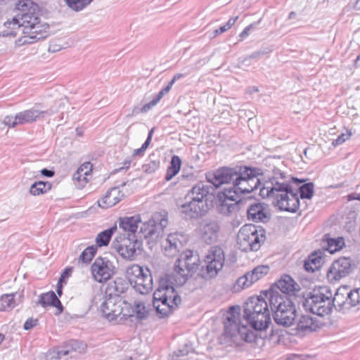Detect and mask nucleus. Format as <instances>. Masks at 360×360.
Listing matches in <instances>:
<instances>
[{
    "instance_id": "20e7f679",
    "label": "nucleus",
    "mask_w": 360,
    "mask_h": 360,
    "mask_svg": "<svg viewBox=\"0 0 360 360\" xmlns=\"http://www.w3.org/2000/svg\"><path fill=\"white\" fill-rule=\"evenodd\" d=\"M214 188L203 181L192 186L184 197L185 202L180 206L181 212L189 219H198L208 211L207 202Z\"/></svg>"
},
{
    "instance_id": "423d86ee",
    "label": "nucleus",
    "mask_w": 360,
    "mask_h": 360,
    "mask_svg": "<svg viewBox=\"0 0 360 360\" xmlns=\"http://www.w3.org/2000/svg\"><path fill=\"white\" fill-rule=\"evenodd\" d=\"M4 25L8 30L1 32L3 37H15L20 30L23 34H27L24 37V43H33L44 39L49 35V26L46 23H41L39 16L32 18L25 15L21 24L5 22Z\"/></svg>"
},
{
    "instance_id": "37998d69",
    "label": "nucleus",
    "mask_w": 360,
    "mask_h": 360,
    "mask_svg": "<svg viewBox=\"0 0 360 360\" xmlns=\"http://www.w3.org/2000/svg\"><path fill=\"white\" fill-rule=\"evenodd\" d=\"M194 350L191 347V345L188 344H186L182 349H179L177 351L174 352V356L176 357V359L174 360H191L188 358H184L186 356L188 355L190 353H193Z\"/></svg>"
},
{
    "instance_id": "bb28decb",
    "label": "nucleus",
    "mask_w": 360,
    "mask_h": 360,
    "mask_svg": "<svg viewBox=\"0 0 360 360\" xmlns=\"http://www.w3.org/2000/svg\"><path fill=\"white\" fill-rule=\"evenodd\" d=\"M22 297L20 292L2 295L0 297V311H9L22 302Z\"/></svg>"
},
{
    "instance_id": "6e6552de",
    "label": "nucleus",
    "mask_w": 360,
    "mask_h": 360,
    "mask_svg": "<svg viewBox=\"0 0 360 360\" xmlns=\"http://www.w3.org/2000/svg\"><path fill=\"white\" fill-rule=\"evenodd\" d=\"M168 276L159 281V288L153 293V307L159 315H167V312H163L166 308L173 309L181 302V297L174 287V285H178L174 281H168Z\"/></svg>"
},
{
    "instance_id": "dca6fc26",
    "label": "nucleus",
    "mask_w": 360,
    "mask_h": 360,
    "mask_svg": "<svg viewBox=\"0 0 360 360\" xmlns=\"http://www.w3.org/2000/svg\"><path fill=\"white\" fill-rule=\"evenodd\" d=\"M352 271V260L349 257H340L335 260L327 271V278L330 283H336L349 276Z\"/></svg>"
},
{
    "instance_id": "774afa93",
    "label": "nucleus",
    "mask_w": 360,
    "mask_h": 360,
    "mask_svg": "<svg viewBox=\"0 0 360 360\" xmlns=\"http://www.w3.org/2000/svg\"><path fill=\"white\" fill-rule=\"evenodd\" d=\"M348 198H349V200H360V193H351L348 195Z\"/></svg>"
},
{
    "instance_id": "680f3d73",
    "label": "nucleus",
    "mask_w": 360,
    "mask_h": 360,
    "mask_svg": "<svg viewBox=\"0 0 360 360\" xmlns=\"http://www.w3.org/2000/svg\"><path fill=\"white\" fill-rule=\"evenodd\" d=\"M179 170L168 167L167 169L165 179L167 181H170L174 176H176L179 173Z\"/></svg>"
},
{
    "instance_id": "9d476101",
    "label": "nucleus",
    "mask_w": 360,
    "mask_h": 360,
    "mask_svg": "<svg viewBox=\"0 0 360 360\" xmlns=\"http://www.w3.org/2000/svg\"><path fill=\"white\" fill-rule=\"evenodd\" d=\"M87 345L77 340H70L48 351L46 360H69L86 353Z\"/></svg>"
},
{
    "instance_id": "09e8293b",
    "label": "nucleus",
    "mask_w": 360,
    "mask_h": 360,
    "mask_svg": "<svg viewBox=\"0 0 360 360\" xmlns=\"http://www.w3.org/2000/svg\"><path fill=\"white\" fill-rule=\"evenodd\" d=\"M240 307L239 305L230 306L228 309H221L220 315H240Z\"/></svg>"
},
{
    "instance_id": "9b49d317",
    "label": "nucleus",
    "mask_w": 360,
    "mask_h": 360,
    "mask_svg": "<svg viewBox=\"0 0 360 360\" xmlns=\"http://www.w3.org/2000/svg\"><path fill=\"white\" fill-rule=\"evenodd\" d=\"M127 275L131 285L141 294H147L153 290V278L148 268L134 264L128 269Z\"/></svg>"
},
{
    "instance_id": "ddd939ff",
    "label": "nucleus",
    "mask_w": 360,
    "mask_h": 360,
    "mask_svg": "<svg viewBox=\"0 0 360 360\" xmlns=\"http://www.w3.org/2000/svg\"><path fill=\"white\" fill-rule=\"evenodd\" d=\"M205 272L203 277L206 279L216 277L222 269L225 255L224 250L219 246L211 247L205 257Z\"/></svg>"
},
{
    "instance_id": "f704fd0d",
    "label": "nucleus",
    "mask_w": 360,
    "mask_h": 360,
    "mask_svg": "<svg viewBox=\"0 0 360 360\" xmlns=\"http://www.w3.org/2000/svg\"><path fill=\"white\" fill-rule=\"evenodd\" d=\"M92 170V165L89 162L82 164L73 174V179L77 181H87V176Z\"/></svg>"
},
{
    "instance_id": "de8ad7c7",
    "label": "nucleus",
    "mask_w": 360,
    "mask_h": 360,
    "mask_svg": "<svg viewBox=\"0 0 360 360\" xmlns=\"http://www.w3.org/2000/svg\"><path fill=\"white\" fill-rule=\"evenodd\" d=\"M271 52V49L269 48H266L263 50H259L257 51H255L248 56L247 58H244L241 62V65H244L246 64V62H248L251 58H259L262 57V56H264L269 53Z\"/></svg>"
},
{
    "instance_id": "4d7b16f0",
    "label": "nucleus",
    "mask_w": 360,
    "mask_h": 360,
    "mask_svg": "<svg viewBox=\"0 0 360 360\" xmlns=\"http://www.w3.org/2000/svg\"><path fill=\"white\" fill-rule=\"evenodd\" d=\"M171 89L172 86L168 84L165 88L160 91L156 97L154 98L156 102L158 103L165 95L169 93Z\"/></svg>"
},
{
    "instance_id": "c756f323",
    "label": "nucleus",
    "mask_w": 360,
    "mask_h": 360,
    "mask_svg": "<svg viewBox=\"0 0 360 360\" xmlns=\"http://www.w3.org/2000/svg\"><path fill=\"white\" fill-rule=\"evenodd\" d=\"M148 316H102L108 323L111 325L124 324L132 326L138 322L146 319Z\"/></svg>"
},
{
    "instance_id": "4c0bfd02",
    "label": "nucleus",
    "mask_w": 360,
    "mask_h": 360,
    "mask_svg": "<svg viewBox=\"0 0 360 360\" xmlns=\"http://www.w3.org/2000/svg\"><path fill=\"white\" fill-rule=\"evenodd\" d=\"M160 160L154 154L149 156L147 162L143 165L142 169L146 174H153L160 167Z\"/></svg>"
},
{
    "instance_id": "39448f33",
    "label": "nucleus",
    "mask_w": 360,
    "mask_h": 360,
    "mask_svg": "<svg viewBox=\"0 0 360 360\" xmlns=\"http://www.w3.org/2000/svg\"><path fill=\"white\" fill-rule=\"evenodd\" d=\"M340 292L337 291L334 297L328 286H319L311 292L304 300L302 307L306 311L314 315H328L333 307L341 306Z\"/></svg>"
},
{
    "instance_id": "79ce46f5",
    "label": "nucleus",
    "mask_w": 360,
    "mask_h": 360,
    "mask_svg": "<svg viewBox=\"0 0 360 360\" xmlns=\"http://www.w3.org/2000/svg\"><path fill=\"white\" fill-rule=\"evenodd\" d=\"M328 243V250L333 253L340 250L344 245V239L343 238H328L327 239Z\"/></svg>"
},
{
    "instance_id": "ea45409f",
    "label": "nucleus",
    "mask_w": 360,
    "mask_h": 360,
    "mask_svg": "<svg viewBox=\"0 0 360 360\" xmlns=\"http://www.w3.org/2000/svg\"><path fill=\"white\" fill-rule=\"evenodd\" d=\"M67 6L75 11H80L89 5L93 0H65Z\"/></svg>"
},
{
    "instance_id": "69168bd1",
    "label": "nucleus",
    "mask_w": 360,
    "mask_h": 360,
    "mask_svg": "<svg viewBox=\"0 0 360 360\" xmlns=\"http://www.w3.org/2000/svg\"><path fill=\"white\" fill-rule=\"evenodd\" d=\"M184 76H185V75H184V74L177 73L174 76L172 79L168 84H169V86H171L172 87L173 84L175 83L176 81L180 79L181 78H182Z\"/></svg>"
},
{
    "instance_id": "aec40b11",
    "label": "nucleus",
    "mask_w": 360,
    "mask_h": 360,
    "mask_svg": "<svg viewBox=\"0 0 360 360\" xmlns=\"http://www.w3.org/2000/svg\"><path fill=\"white\" fill-rule=\"evenodd\" d=\"M269 267L266 265H259L252 271L247 272L244 276L238 278L235 289H240L250 287L254 283L268 274Z\"/></svg>"
},
{
    "instance_id": "f03ea898",
    "label": "nucleus",
    "mask_w": 360,
    "mask_h": 360,
    "mask_svg": "<svg viewBox=\"0 0 360 360\" xmlns=\"http://www.w3.org/2000/svg\"><path fill=\"white\" fill-rule=\"evenodd\" d=\"M273 176L260 188L259 195L272 200V203L279 210L295 213L300 207V198L294 191L291 183L297 185L303 180L288 175L278 167L273 169Z\"/></svg>"
},
{
    "instance_id": "4be33fe9",
    "label": "nucleus",
    "mask_w": 360,
    "mask_h": 360,
    "mask_svg": "<svg viewBox=\"0 0 360 360\" xmlns=\"http://www.w3.org/2000/svg\"><path fill=\"white\" fill-rule=\"evenodd\" d=\"M247 216L249 220L254 222L266 223L271 218V214L268 205L264 203L257 202L248 206Z\"/></svg>"
},
{
    "instance_id": "f8f14e48",
    "label": "nucleus",
    "mask_w": 360,
    "mask_h": 360,
    "mask_svg": "<svg viewBox=\"0 0 360 360\" xmlns=\"http://www.w3.org/2000/svg\"><path fill=\"white\" fill-rule=\"evenodd\" d=\"M265 297L269 302L270 311L277 313L290 314L296 315V307L294 302L286 295H282L278 292H274V289H269L264 292Z\"/></svg>"
},
{
    "instance_id": "6ab92c4d",
    "label": "nucleus",
    "mask_w": 360,
    "mask_h": 360,
    "mask_svg": "<svg viewBox=\"0 0 360 360\" xmlns=\"http://www.w3.org/2000/svg\"><path fill=\"white\" fill-rule=\"evenodd\" d=\"M221 230L220 222L216 219H206L200 226L201 240L207 244L217 242Z\"/></svg>"
},
{
    "instance_id": "58836bf2",
    "label": "nucleus",
    "mask_w": 360,
    "mask_h": 360,
    "mask_svg": "<svg viewBox=\"0 0 360 360\" xmlns=\"http://www.w3.org/2000/svg\"><path fill=\"white\" fill-rule=\"evenodd\" d=\"M97 252L96 245H91L87 247L80 255L78 262H82L85 264L89 263Z\"/></svg>"
},
{
    "instance_id": "6e6d98bb",
    "label": "nucleus",
    "mask_w": 360,
    "mask_h": 360,
    "mask_svg": "<svg viewBox=\"0 0 360 360\" xmlns=\"http://www.w3.org/2000/svg\"><path fill=\"white\" fill-rule=\"evenodd\" d=\"M72 271V269L71 267L65 269L58 280L59 283H66V278L70 276Z\"/></svg>"
},
{
    "instance_id": "3c124183",
    "label": "nucleus",
    "mask_w": 360,
    "mask_h": 360,
    "mask_svg": "<svg viewBox=\"0 0 360 360\" xmlns=\"http://www.w3.org/2000/svg\"><path fill=\"white\" fill-rule=\"evenodd\" d=\"M157 220L159 221V222L157 223V221H155V227L158 231V234L159 235V236H160L163 233L164 229L167 225V219L165 218H161L160 219H158Z\"/></svg>"
},
{
    "instance_id": "a19ab883",
    "label": "nucleus",
    "mask_w": 360,
    "mask_h": 360,
    "mask_svg": "<svg viewBox=\"0 0 360 360\" xmlns=\"http://www.w3.org/2000/svg\"><path fill=\"white\" fill-rule=\"evenodd\" d=\"M314 184L312 182L302 184L299 188L302 199H311L314 195Z\"/></svg>"
},
{
    "instance_id": "5fc2aeb1",
    "label": "nucleus",
    "mask_w": 360,
    "mask_h": 360,
    "mask_svg": "<svg viewBox=\"0 0 360 360\" xmlns=\"http://www.w3.org/2000/svg\"><path fill=\"white\" fill-rule=\"evenodd\" d=\"M39 321L37 319H33L32 317L29 318L24 323L23 328L25 330H28L38 325Z\"/></svg>"
},
{
    "instance_id": "cd10ccee",
    "label": "nucleus",
    "mask_w": 360,
    "mask_h": 360,
    "mask_svg": "<svg viewBox=\"0 0 360 360\" xmlns=\"http://www.w3.org/2000/svg\"><path fill=\"white\" fill-rule=\"evenodd\" d=\"M124 198V194L118 188L114 187L108 191L104 197L98 201V206L108 208L118 203Z\"/></svg>"
},
{
    "instance_id": "5701e85b",
    "label": "nucleus",
    "mask_w": 360,
    "mask_h": 360,
    "mask_svg": "<svg viewBox=\"0 0 360 360\" xmlns=\"http://www.w3.org/2000/svg\"><path fill=\"white\" fill-rule=\"evenodd\" d=\"M16 8L19 11V13L10 22L21 24L25 15L32 18L38 17V5L31 0L19 1L16 4Z\"/></svg>"
},
{
    "instance_id": "473e14b6",
    "label": "nucleus",
    "mask_w": 360,
    "mask_h": 360,
    "mask_svg": "<svg viewBox=\"0 0 360 360\" xmlns=\"http://www.w3.org/2000/svg\"><path fill=\"white\" fill-rule=\"evenodd\" d=\"M127 290V283L121 278H118L116 280L110 282L107 288V290L109 292L110 295H114L115 296L120 295L125 292Z\"/></svg>"
},
{
    "instance_id": "393cba45",
    "label": "nucleus",
    "mask_w": 360,
    "mask_h": 360,
    "mask_svg": "<svg viewBox=\"0 0 360 360\" xmlns=\"http://www.w3.org/2000/svg\"><path fill=\"white\" fill-rule=\"evenodd\" d=\"M165 256L172 257L175 256L182 248V243L177 233H170L162 243Z\"/></svg>"
},
{
    "instance_id": "412c9836",
    "label": "nucleus",
    "mask_w": 360,
    "mask_h": 360,
    "mask_svg": "<svg viewBox=\"0 0 360 360\" xmlns=\"http://www.w3.org/2000/svg\"><path fill=\"white\" fill-rule=\"evenodd\" d=\"M266 300L261 297H250L244 304L243 315H270Z\"/></svg>"
},
{
    "instance_id": "e433bc0d",
    "label": "nucleus",
    "mask_w": 360,
    "mask_h": 360,
    "mask_svg": "<svg viewBox=\"0 0 360 360\" xmlns=\"http://www.w3.org/2000/svg\"><path fill=\"white\" fill-rule=\"evenodd\" d=\"M51 188V184L49 181H39L34 183L30 188V193L33 195L44 194Z\"/></svg>"
},
{
    "instance_id": "2f4dec72",
    "label": "nucleus",
    "mask_w": 360,
    "mask_h": 360,
    "mask_svg": "<svg viewBox=\"0 0 360 360\" xmlns=\"http://www.w3.org/2000/svg\"><path fill=\"white\" fill-rule=\"evenodd\" d=\"M140 233L145 238H151L152 240H155L160 237L155 227V219H152L143 223L140 228Z\"/></svg>"
},
{
    "instance_id": "4468645a",
    "label": "nucleus",
    "mask_w": 360,
    "mask_h": 360,
    "mask_svg": "<svg viewBox=\"0 0 360 360\" xmlns=\"http://www.w3.org/2000/svg\"><path fill=\"white\" fill-rule=\"evenodd\" d=\"M57 112V110H53L52 108L47 110H39L33 108L30 110H27L20 112L15 115V116L7 115L4 117V124L8 127H15L17 125H23L29 122L36 121V120L41 115L44 114L52 115Z\"/></svg>"
},
{
    "instance_id": "b1692460",
    "label": "nucleus",
    "mask_w": 360,
    "mask_h": 360,
    "mask_svg": "<svg viewBox=\"0 0 360 360\" xmlns=\"http://www.w3.org/2000/svg\"><path fill=\"white\" fill-rule=\"evenodd\" d=\"M269 289H274V292H281L285 295H294L296 291L300 290V286L289 275H283Z\"/></svg>"
},
{
    "instance_id": "8fccbe9b",
    "label": "nucleus",
    "mask_w": 360,
    "mask_h": 360,
    "mask_svg": "<svg viewBox=\"0 0 360 360\" xmlns=\"http://www.w3.org/2000/svg\"><path fill=\"white\" fill-rule=\"evenodd\" d=\"M351 135H352V132L350 131L347 130L345 134V133L341 134L340 135H339L338 136V138L336 139L333 140L332 142V145L333 146H337L342 144L346 140L349 139V138L351 136Z\"/></svg>"
},
{
    "instance_id": "2eb2a0df",
    "label": "nucleus",
    "mask_w": 360,
    "mask_h": 360,
    "mask_svg": "<svg viewBox=\"0 0 360 360\" xmlns=\"http://www.w3.org/2000/svg\"><path fill=\"white\" fill-rule=\"evenodd\" d=\"M114 245L122 257L132 260L136 251L141 249L142 243L137 238L136 234L131 235V237H125L124 234L123 238L122 236L115 238Z\"/></svg>"
},
{
    "instance_id": "a878e982",
    "label": "nucleus",
    "mask_w": 360,
    "mask_h": 360,
    "mask_svg": "<svg viewBox=\"0 0 360 360\" xmlns=\"http://www.w3.org/2000/svg\"><path fill=\"white\" fill-rule=\"evenodd\" d=\"M119 227L124 231L127 232V237L135 234L139 226L141 224V216L137 214L132 217H120L118 219Z\"/></svg>"
},
{
    "instance_id": "c9c22d12",
    "label": "nucleus",
    "mask_w": 360,
    "mask_h": 360,
    "mask_svg": "<svg viewBox=\"0 0 360 360\" xmlns=\"http://www.w3.org/2000/svg\"><path fill=\"white\" fill-rule=\"evenodd\" d=\"M322 258L316 253L311 254L307 260L304 262V268L308 272H314L321 267Z\"/></svg>"
},
{
    "instance_id": "49530a36",
    "label": "nucleus",
    "mask_w": 360,
    "mask_h": 360,
    "mask_svg": "<svg viewBox=\"0 0 360 360\" xmlns=\"http://www.w3.org/2000/svg\"><path fill=\"white\" fill-rule=\"evenodd\" d=\"M133 312L135 315H148L145 304L141 301H135L132 306Z\"/></svg>"
},
{
    "instance_id": "338daca9",
    "label": "nucleus",
    "mask_w": 360,
    "mask_h": 360,
    "mask_svg": "<svg viewBox=\"0 0 360 360\" xmlns=\"http://www.w3.org/2000/svg\"><path fill=\"white\" fill-rule=\"evenodd\" d=\"M238 18V16L231 18L228 20V22L225 24L226 28H228L229 30L235 24V22H236Z\"/></svg>"
},
{
    "instance_id": "7ed1b4c3",
    "label": "nucleus",
    "mask_w": 360,
    "mask_h": 360,
    "mask_svg": "<svg viewBox=\"0 0 360 360\" xmlns=\"http://www.w3.org/2000/svg\"><path fill=\"white\" fill-rule=\"evenodd\" d=\"M226 316L224 321V333L219 338L220 344L239 346L242 342H255L257 332L266 330L271 322V316Z\"/></svg>"
},
{
    "instance_id": "0eeeda50",
    "label": "nucleus",
    "mask_w": 360,
    "mask_h": 360,
    "mask_svg": "<svg viewBox=\"0 0 360 360\" xmlns=\"http://www.w3.org/2000/svg\"><path fill=\"white\" fill-rule=\"evenodd\" d=\"M200 266V258L193 251H184L176 260L173 271L167 276L168 281H174L177 285H183L189 277L196 272Z\"/></svg>"
},
{
    "instance_id": "864d4df0",
    "label": "nucleus",
    "mask_w": 360,
    "mask_h": 360,
    "mask_svg": "<svg viewBox=\"0 0 360 360\" xmlns=\"http://www.w3.org/2000/svg\"><path fill=\"white\" fill-rule=\"evenodd\" d=\"M311 359L310 355L290 354L285 356V360H308Z\"/></svg>"
},
{
    "instance_id": "72a5a7b5",
    "label": "nucleus",
    "mask_w": 360,
    "mask_h": 360,
    "mask_svg": "<svg viewBox=\"0 0 360 360\" xmlns=\"http://www.w3.org/2000/svg\"><path fill=\"white\" fill-rule=\"evenodd\" d=\"M117 224H115L110 228L99 233L96 238V245L99 247L107 246L110 243L112 236L117 231Z\"/></svg>"
},
{
    "instance_id": "603ef678",
    "label": "nucleus",
    "mask_w": 360,
    "mask_h": 360,
    "mask_svg": "<svg viewBox=\"0 0 360 360\" xmlns=\"http://www.w3.org/2000/svg\"><path fill=\"white\" fill-rule=\"evenodd\" d=\"M181 166V158L177 155H173L172 157L170 165L168 167H170L172 169H175L176 170H180Z\"/></svg>"
},
{
    "instance_id": "f3484780",
    "label": "nucleus",
    "mask_w": 360,
    "mask_h": 360,
    "mask_svg": "<svg viewBox=\"0 0 360 360\" xmlns=\"http://www.w3.org/2000/svg\"><path fill=\"white\" fill-rule=\"evenodd\" d=\"M91 269L94 277L100 283L108 280L115 272L113 262L107 257H97Z\"/></svg>"
},
{
    "instance_id": "a211bd4d",
    "label": "nucleus",
    "mask_w": 360,
    "mask_h": 360,
    "mask_svg": "<svg viewBox=\"0 0 360 360\" xmlns=\"http://www.w3.org/2000/svg\"><path fill=\"white\" fill-rule=\"evenodd\" d=\"M330 324L329 316H300L295 328L307 333L316 331Z\"/></svg>"
},
{
    "instance_id": "1a4fd4ad",
    "label": "nucleus",
    "mask_w": 360,
    "mask_h": 360,
    "mask_svg": "<svg viewBox=\"0 0 360 360\" xmlns=\"http://www.w3.org/2000/svg\"><path fill=\"white\" fill-rule=\"evenodd\" d=\"M264 230L252 224L243 226L237 236L239 249L243 252L257 251L264 240Z\"/></svg>"
},
{
    "instance_id": "bf43d9fd",
    "label": "nucleus",
    "mask_w": 360,
    "mask_h": 360,
    "mask_svg": "<svg viewBox=\"0 0 360 360\" xmlns=\"http://www.w3.org/2000/svg\"><path fill=\"white\" fill-rule=\"evenodd\" d=\"M63 48V45L57 44L55 40L51 41L50 42L49 46V51L52 53H56L57 51H60Z\"/></svg>"
},
{
    "instance_id": "052dcab7",
    "label": "nucleus",
    "mask_w": 360,
    "mask_h": 360,
    "mask_svg": "<svg viewBox=\"0 0 360 360\" xmlns=\"http://www.w3.org/2000/svg\"><path fill=\"white\" fill-rule=\"evenodd\" d=\"M153 132H154V128H152L148 132V137H147L146 140L145 141V142L141 147L144 151L148 148V147L149 146V145L151 142Z\"/></svg>"
},
{
    "instance_id": "0e129e2a",
    "label": "nucleus",
    "mask_w": 360,
    "mask_h": 360,
    "mask_svg": "<svg viewBox=\"0 0 360 360\" xmlns=\"http://www.w3.org/2000/svg\"><path fill=\"white\" fill-rule=\"evenodd\" d=\"M41 175L46 177H52L55 174V172L53 170L48 169L46 168H44L40 171Z\"/></svg>"
},
{
    "instance_id": "c85d7f7f",
    "label": "nucleus",
    "mask_w": 360,
    "mask_h": 360,
    "mask_svg": "<svg viewBox=\"0 0 360 360\" xmlns=\"http://www.w3.org/2000/svg\"><path fill=\"white\" fill-rule=\"evenodd\" d=\"M38 303L43 307H54L57 309L56 315L61 314L63 311V307L53 291L43 293L39 296Z\"/></svg>"
},
{
    "instance_id": "f257e3e1",
    "label": "nucleus",
    "mask_w": 360,
    "mask_h": 360,
    "mask_svg": "<svg viewBox=\"0 0 360 360\" xmlns=\"http://www.w3.org/2000/svg\"><path fill=\"white\" fill-rule=\"evenodd\" d=\"M262 175L259 168L245 165L223 167L206 173L207 182L215 188L224 184L231 183L233 185L231 188H226L217 195L219 213L226 217L237 213L246 202L245 200L242 199L241 195L250 193L257 189L260 184L259 176Z\"/></svg>"
},
{
    "instance_id": "13d9d810",
    "label": "nucleus",
    "mask_w": 360,
    "mask_h": 360,
    "mask_svg": "<svg viewBox=\"0 0 360 360\" xmlns=\"http://www.w3.org/2000/svg\"><path fill=\"white\" fill-rule=\"evenodd\" d=\"M256 25H257V23H252V24H250V25L247 26L243 30V31L239 34V37L240 38V40L242 41L245 37H247L249 35L250 30H252L255 27Z\"/></svg>"
},
{
    "instance_id": "7c9ffc66",
    "label": "nucleus",
    "mask_w": 360,
    "mask_h": 360,
    "mask_svg": "<svg viewBox=\"0 0 360 360\" xmlns=\"http://www.w3.org/2000/svg\"><path fill=\"white\" fill-rule=\"evenodd\" d=\"M340 295V301L341 306H339L340 309L342 308L349 309L360 303V288H356L347 292V298L345 301L342 300L343 295L341 293Z\"/></svg>"
},
{
    "instance_id": "a18cd8bd",
    "label": "nucleus",
    "mask_w": 360,
    "mask_h": 360,
    "mask_svg": "<svg viewBox=\"0 0 360 360\" xmlns=\"http://www.w3.org/2000/svg\"><path fill=\"white\" fill-rule=\"evenodd\" d=\"M112 306H113V303L111 300L103 302L99 307L102 315H120L121 312L116 313L115 309L110 308Z\"/></svg>"
},
{
    "instance_id": "c03bdc74",
    "label": "nucleus",
    "mask_w": 360,
    "mask_h": 360,
    "mask_svg": "<svg viewBox=\"0 0 360 360\" xmlns=\"http://www.w3.org/2000/svg\"><path fill=\"white\" fill-rule=\"evenodd\" d=\"M296 316H273L275 322L283 327H290L295 325Z\"/></svg>"
},
{
    "instance_id": "e2e57ef3",
    "label": "nucleus",
    "mask_w": 360,
    "mask_h": 360,
    "mask_svg": "<svg viewBox=\"0 0 360 360\" xmlns=\"http://www.w3.org/2000/svg\"><path fill=\"white\" fill-rule=\"evenodd\" d=\"M158 103L156 102V101L153 98L151 101H150L149 103L145 104L141 111L142 112H148L151 108H153V106H155Z\"/></svg>"
}]
</instances>
